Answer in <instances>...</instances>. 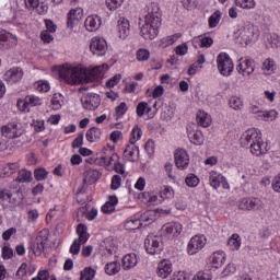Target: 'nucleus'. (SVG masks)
<instances>
[{
    "label": "nucleus",
    "mask_w": 280,
    "mask_h": 280,
    "mask_svg": "<svg viewBox=\"0 0 280 280\" xmlns=\"http://www.w3.org/2000/svg\"><path fill=\"white\" fill-rule=\"evenodd\" d=\"M106 71H108V65L106 63L92 69H86L82 66H63L59 69V77L66 84H89L90 82H95V80L104 78Z\"/></svg>",
    "instance_id": "f257e3e1"
},
{
    "label": "nucleus",
    "mask_w": 280,
    "mask_h": 280,
    "mask_svg": "<svg viewBox=\"0 0 280 280\" xmlns=\"http://www.w3.org/2000/svg\"><path fill=\"white\" fill-rule=\"evenodd\" d=\"M23 202V192L21 190H12L3 188L0 190V205L2 207H10V205H21Z\"/></svg>",
    "instance_id": "f03ea898"
},
{
    "label": "nucleus",
    "mask_w": 280,
    "mask_h": 280,
    "mask_svg": "<svg viewBox=\"0 0 280 280\" xmlns=\"http://www.w3.org/2000/svg\"><path fill=\"white\" fill-rule=\"evenodd\" d=\"M159 27H161V23L144 20V24L140 27V36L144 40H154L159 36Z\"/></svg>",
    "instance_id": "7ed1b4c3"
},
{
    "label": "nucleus",
    "mask_w": 280,
    "mask_h": 280,
    "mask_svg": "<svg viewBox=\"0 0 280 280\" xmlns=\"http://www.w3.org/2000/svg\"><path fill=\"white\" fill-rule=\"evenodd\" d=\"M253 38H255V33L250 27H242L234 33L236 45H241L242 47H248L253 43Z\"/></svg>",
    "instance_id": "20e7f679"
},
{
    "label": "nucleus",
    "mask_w": 280,
    "mask_h": 280,
    "mask_svg": "<svg viewBox=\"0 0 280 280\" xmlns=\"http://www.w3.org/2000/svg\"><path fill=\"white\" fill-rule=\"evenodd\" d=\"M77 233L79 235V240H74L70 247V253L72 255H80V245L86 244V242H89V234L86 232V225L80 223L77 228Z\"/></svg>",
    "instance_id": "39448f33"
},
{
    "label": "nucleus",
    "mask_w": 280,
    "mask_h": 280,
    "mask_svg": "<svg viewBox=\"0 0 280 280\" xmlns=\"http://www.w3.org/2000/svg\"><path fill=\"white\" fill-rule=\"evenodd\" d=\"M218 70L221 75L233 73V60L226 52H221L217 58Z\"/></svg>",
    "instance_id": "423d86ee"
},
{
    "label": "nucleus",
    "mask_w": 280,
    "mask_h": 280,
    "mask_svg": "<svg viewBox=\"0 0 280 280\" xmlns=\"http://www.w3.org/2000/svg\"><path fill=\"white\" fill-rule=\"evenodd\" d=\"M144 247L149 255H160L161 250H163V242L161 241V236H147L144 240Z\"/></svg>",
    "instance_id": "0eeeda50"
},
{
    "label": "nucleus",
    "mask_w": 280,
    "mask_h": 280,
    "mask_svg": "<svg viewBox=\"0 0 280 280\" xmlns=\"http://www.w3.org/2000/svg\"><path fill=\"white\" fill-rule=\"evenodd\" d=\"M238 209L241 211H261L264 201L259 198H243L238 201Z\"/></svg>",
    "instance_id": "6e6552de"
},
{
    "label": "nucleus",
    "mask_w": 280,
    "mask_h": 280,
    "mask_svg": "<svg viewBox=\"0 0 280 280\" xmlns=\"http://www.w3.org/2000/svg\"><path fill=\"white\" fill-rule=\"evenodd\" d=\"M207 246V237L205 235H195L190 238L187 245L188 255H197Z\"/></svg>",
    "instance_id": "1a4fd4ad"
},
{
    "label": "nucleus",
    "mask_w": 280,
    "mask_h": 280,
    "mask_svg": "<svg viewBox=\"0 0 280 280\" xmlns=\"http://www.w3.org/2000/svg\"><path fill=\"white\" fill-rule=\"evenodd\" d=\"M81 103L85 110H95L96 108H100L102 98L100 97V94L89 93L81 97Z\"/></svg>",
    "instance_id": "9d476101"
},
{
    "label": "nucleus",
    "mask_w": 280,
    "mask_h": 280,
    "mask_svg": "<svg viewBox=\"0 0 280 280\" xmlns=\"http://www.w3.org/2000/svg\"><path fill=\"white\" fill-rule=\"evenodd\" d=\"M258 141H261V132L255 128L246 130L241 137V145L243 148H248Z\"/></svg>",
    "instance_id": "9b49d317"
},
{
    "label": "nucleus",
    "mask_w": 280,
    "mask_h": 280,
    "mask_svg": "<svg viewBox=\"0 0 280 280\" xmlns=\"http://www.w3.org/2000/svg\"><path fill=\"white\" fill-rule=\"evenodd\" d=\"M42 104L43 101L40 97L36 95H27L24 100H19L16 106L22 113H30V106H40Z\"/></svg>",
    "instance_id": "f8f14e48"
},
{
    "label": "nucleus",
    "mask_w": 280,
    "mask_h": 280,
    "mask_svg": "<svg viewBox=\"0 0 280 280\" xmlns=\"http://www.w3.org/2000/svg\"><path fill=\"white\" fill-rule=\"evenodd\" d=\"M108 49L106 39L102 37H93L90 43V50L94 56H104Z\"/></svg>",
    "instance_id": "ddd939ff"
},
{
    "label": "nucleus",
    "mask_w": 280,
    "mask_h": 280,
    "mask_svg": "<svg viewBox=\"0 0 280 280\" xmlns=\"http://www.w3.org/2000/svg\"><path fill=\"white\" fill-rule=\"evenodd\" d=\"M145 12L147 14L144 15V21L161 24V8L159 7V3H149L145 8Z\"/></svg>",
    "instance_id": "4468645a"
},
{
    "label": "nucleus",
    "mask_w": 280,
    "mask_h": 280,
    "mask_svg": "<svg viewBox=\"0 0 280 280\" xmlns=\"http://www.w3.org/2000/svg\"><path fill=\"white\" fill-rule=\"evenodd\" d=\"M16 36L12 35L5 30H0V49L2 51L12 49V47H16Z\"/></svg>",
    "instance_id": "2eb2a0df"
},
{
    "label": "nucleus",
    "mask_w": 280,
    "mask_h": 280,
    "mask_svg": "<svg viewBox=\"0 0 280 280\" xmlns=\"http://www.w3.org/2000/svg\"><path fill=\"white\" fill-rule=\"evenodd\" d=\"M49 241V232L40 231L35 238V244L33 246L34 255L40 256L43 255V250H45V246H47V242Z\"/></svg>",
    "instance_id": "dca6fc26"
},
{
    "label": "nucleus",
    "mask_w": 280,
    "mask_h": 280,
    "mask_svg": "<svg viewBox=\"0 0 280 280\" xmlns=\"http://www.w3.org/2000/svg\"><path fill=\"white\" fill-rule=\"evenodd\" d=\"M236 70L241 75H252L255 71V60L250 58H241L236 66Z\"/></svg>",
    "instance_id": "f3484780"
},
{
    "label": "nucleus",
    "mask_w": 280,
    "mask_h": 280,
    "mask_svg": "<svg viewBox=\"0 0 280 280\" xmlns=\"http://www.w3.org/2000/svg\"><path fill=\"white\" fill-rule=\"evenodd\" d=\"M174 159L177 170H187L189 167V154L184 149H177Z\"/></svg>",
    "instance_id": "a211bd4d"
},
{
    "label": "nucleus",
    "mask_w": 280,
    "mask_h": 280,
    "mask_svg": "<svg viewBox=\"0 0 280 280\" xmlns=\"http://www.w3.org/2000/svg\"><path fill=\"white\" fill-rule=\"evenodd\" d=\"M22 79L23 69L20 67L11 68L4 73V80L5 82H9V84H16V82H21Z\"/></svg>",
    "instance_id": "6ab92c4d"
},
{
    "label": "nucleus",
    "mask_w": 280,
    "mask_h": 280,
    "mask_svg": "<svg viewBox=\"0 0 280 280\" xmlns=\"http://www.w3.org/2000/svg\"><path fill=\"white\" fill-rule=\"evenodd\" d=\"M172 261L168 259H163L158 264L156 275L161 279H167L172 275Z\"/></svg>",
    "instance_id": "aec40b11"
},
{
    "label": "nucleus",
    "mask_w": 280,
    "mask_h": 280,
    "mask_svg": "<svg viewBox=\"0 0 280 280\" xmlns=\"http://www.w3.org/2000/svg\"><path fill=\"white\" fill-rule=\"evenodd\" d=\"M117 31L119 38H122V40L128 38L130 35V21H128L126 18H120L118 20Z\"/></svg>",
    "instance_id": "412c9836"
},
{
    "label": "nucleus",
    "mask_w": 280,
    "mask_h": 280,
    "mask_svg": "<svg viewBox=\"0 0 280 280\" xmlns=\"http://www.w3.org/2000/svg\"><path fill=\"white\" fill-rule=\"evenodd\" d=\"M188 132V139L190 143H194V145H202L205 143V136L202 135V131L198 129H187Z\"/></svg>",
    "instance_id": "4be33fe9"
},
{
    "label": "nucleus",
    "mask_w": 280,
    "mask_h": 280,
    "mask_svg": "<svg viewBox=\"0 0 280 280\" xmlns=\"http://www.w3.org/2000/svg\"><path fill=\"white\" fill-rule=\"evenodd\" d=\"M84 25L88 32H97L102 25V19L97 15H90L85 19Z\"/></svg>",
    "instance_id": "5701e85b"
},
{
    "label": "nucleus",
    "mask_w": 280,
    "mask_h": 280,
    "mask_svg": "<svg viewBox=\"0 0 280 280\" xmlns=\"http://www.w3.org/2000/svg\"><path fill=\"white\" fill-rule=\"evenodd\" d=\"M192 45L195 49H198V47L209 48L211 47V45H213V38L207 35H199L197 37H194Z\"/></svg>",
    "instance_id": "b1692460"
},
{
    "label": "nucleus",
    "mask_w": 280,
    "mask_h": 280,
    "mask_svg": "<svg viewBox=\"0 0 280 280\" xmlns=\"http://www.w3.org/2000/svg\"><path fill=\"white\" fill-rule=\"evenodd\" d=\"M80 19H82V9L81 8L71 9L68 13V21H67L68 27L70 30H73V27L75 26V23H78Z\"/></svg>",
    "instance_id": "393cba45"
},
{
    "label": "nucleus",
    "mask_w": 280,
    "mask_h": 280,
    "mask_svg": "<svg viewBox=\"0 0 280 280\" xmlns=\"http://www.w3.org/2000/svg\"><path fill=\"white\" fill-rule=\"evenodd\" d=\"M16 128V125L2 126V137H7V139H16L18 137H21V131H19Z\"/></svg>",
    "instance_id": "a878e982"
},
{
    "label": "nucleus",
    "mask_w": 280,
    "mask_h": 280,
    "mask_svg": "<svg viewBox=\"0 0 280 280\" xmlns=\"http://www.w3.org/2000/svg\"><path fill=\"white\" fill-rule=\"evenodd\" d=\"M255 119L258 121H275L277 119V110H259L255 114Z\"/></svg>",
    "instance_id": "bb28decb"
},
{
    "label": "nucleus",
    "mask_w": 280,
    "mask_h": 280,
    "mask_svg": "<svg viewBox=\"0 0 280 280\" xmlns=\"http://www.w3.org/2000/svg\"><path fill=\"white\" fill-rule=\"evenodd\" d=\"M102 178V172L98 170L90 168L84 173V179L83 183H89L90 185H93V183H97Z\"/></svg>",
    "instance_id": "cd10ccee"
},
{
    "label": "nucleus",
    "mask_w": 280,
    "mask_h": 280,
    "mask_svg": "<svg viewBox=\"0 0 280 280\" xmlns=\"http://www.w3.org/2000/svg\"><path fill=\"white\" fill-rule=\"evenodd\" d=\"M137 264H139V258H137V254H135V253L127 254L122 258L124 270H130V269L135 268V266H137Z\"/></svg>",
    "instance_id": "c85d7f7f"
},
{
    "label": "nucleus",
    "mask_w": 280,
    "mask_h": 280,
    "mask_svg": "<svg viewBox=\"0 0 280 280\" xmlns=\"http://www.w3.org/2000/svg\"><path fill=\"white\" fill-rule=\"evenodd\" d=\"M85 139L90 143H97L102 139V129L97 127L90 128L85 133Z\"/></svg>",
    "instance_id": "c756f323"
},
{
    "label": "nucleus",
    "mask_w": 280,
    "mask_h": 280,
    "mask_svg": "<svg viewBox=\"0 0 280 280\" xmlns=\"http://www.w3.org/2000/svg\"><path fill=\"white\" fill-rule=\"evenodd\" d=\"M19 170L18 163L3 164L0 166V178H8Z\"/></svg>",
    "instance_id": "7c9ffc66"
},
{
    "label": "nucleus",
    "mask_w": 280,
    "mask_h": 280,
    "mask_svg": "<svg viewBox=\"0 0 280 280\" xmlns=\"http://www.w3.org/2000/svg\"><path fill=\"white\" fill-rule=\"evenodd\" d=\"M164 231L173 237H178V234L183 232V225L180 223H168L164 226Z\"/></svg>",
    "instance_id": "2f4dec72"
},
{
    "label": "nucleus",
    "mask_w": 280,
    "mask_h": 280,
    "mask_svg": "<svg viewBox=\"0 0 280 280\" xmlns=\"http://www.w3.org/2000/svg\"><path fill=\"white\" fill-rule=\"evenodd\" d=\"M158 202H163V200H172L174 198V188L172 186H164L161 188L159 194Z\"/></svg>",
    "instance_id": "473e14b6"
},
{
    "label": "nucleus",
    "mask_w": 280,
    "mask_h": 280,
    "mask_svg": "<svg viewBox=\"0 0 280 280\" xmlns=\"http://www.w3.org/2000/svg\"><path fill=\"white\" fill-rule=\"evenodd\" d=\"M197 124L202 128H209L211 126V116L202 110L197 113Z\"/></svg>",
    "instance_id": "72a5a7b5"
},
{
    "label": "nucleus",
    "mask_w": 280,
    "mask_h": 280,
    "mask_svg": "<svg viewBox=\"0 0 280 280\" xmlns=\"http://www.w3.org/2000/svg\"><path fill=\"white\" fill-rule=\"evenodd\" d=\"M226 261V254L224 252H214L212 255V264L214 268H222Z\"/></svg>",
    "instance_id": "f704fd0d"
},
{
    "label": "nucleus",
    "mask_w": 280,
    "mask_h": 280,
    "mask_svg": "<svg viewBox=\"0 0 280 280\" xmlns=\"http://www.w3.org/2000/svg\"><path fill=\"white\" fill-rule=\"evenodd\" d=\"M262 73L265 75H272L275 73V70L277 69V66L275 65V60L268 58L262 62Z\"/></svg>",
    "instance_id": "c9c22d12"
},
{
    "label": "nucleus",
    "mask_w": 280,
    "mask_h": 280,
    "mask_svg": "<svg viewBox=\"0 0 280 280\" xmlns=\"http://www.w3.org/2000/svg\"><path fill=\"white\" fill-rule=\"evenodd\" d=\"M119 202L117 196H110L109 200L102 207L103 213H113L115 206Z\"/></svg>",
    "instance_id": "e433bc0d"
},
{
    "label": "nucleus",
    "mask_w": 280,
    "mask_h": 280,
    "mask_svg": "<svg viewBox=\"0 0 280 280\" xmlns=\"http://www.w3.org/2000/svg\"><path fill=\"white\" fill-rule=\"evenodd\" d=\"M135 152L139 154V147L135 145V143L127 144L124 155L127 161H135Z\"/></svg>",
    "instance_id": "4c0bfd02"
},
{
    "label": "nucleus",
    "mask_w": 280,
    "mask_h": 280,
    "mask_svg": "<svg viewBox=\"0 0 280 280\" xmlns=\"http://www.w3.org/2000/svg\"><path fill=\"white\" fill-rule=\"evenodd\" d=\"M223 180L224 176L218 174V172L212 171L210 173V185L213 187V189H218Z\"/></svg>",
    "instance_id": "58836bf2"
},
{
    "label": "nucleus",
    "mask_w": 280,
    "mask_h": 280,
    "mask_svg": "<svg viewBox=\"0 0 280 280\" xmlns=\"http://www.w3.org/2000/svg\"><path fill=\"white\" fill-rule=\"evenodd\" d=\"M228 246L230 250H240V247L242 246V238L237 234H233L228 240Z\"/></svg>",
    "instance_id": "ea45409f"
},
{
    "label": "nucleus",
    "mask_w": 280,
    "mask_h": 280,
    "mask_svg": "<svg viewBox=\"0 0 280 280\" xmlns=\"http://www.w3.org/2000/svg\"><path fill=\"white\" fill-rule=\"evenodd\" d=\"M121 270V265L117 261L107 262L105 266V272L106 275H109V277H113V275H117Z\"/></svg>",
    "instance_id": "a19ab883"
},
{
    "label": "nucleus",
    "mask_w": 280,
    "mask_h": 280,
    "mask_svg": "<svg viewBox=\"0 0 280 280\" xmlns=\"http://www.w3.org/2000/svg\"><path fill=\"white\" fill-rule=\"evenodd\" d=\"M261 145H264L262 139L248 145V148H250V152L254 156H261V154H264V149L261 148Z\"/></svg>",
    "instance_id": "79ce46f5"
},
{
    "label": "nucleus",
    "mask_w": 280,
    "mask_h": 280,
    "mask_svg": "<svg viewBox=\"0 0 280 280\" xmlns=\"http://www.w3.org/2000/svg\"><path fill=\"white\" fill-rule=\"evenodd\" d=\"M18 183H32V172L21 170L16 177Z\"/></svg>",
    "instance_id": "37998d69"
},
{
    "label": "nucleus",
    "mask_w": 280,
    "mask_h": 280,
    "mask_svg": "<svg viewBox=\"0 0 280 280\" xmlns=\"http://www.w3.org/2000/svg\"><path fill=\"white\" fill-rule=\"evenodd\" d=\"M235 5L243 10H253L255 8V0H235Z\"/></svg>",
    "instance_id": "c03bdc74"
},
{
    "label": "nucleus",
    "mask_w": 280,
    "mask_h": 280,
    "mask_svg": "<svg viewBox=\"0 0 280 280\" xmlns=\"http://www.w3.org/2000/svg\"><path fill=\"white\" fill-rule=\"evenodd\" d=\"M80 275V280H93L95 279V269L86 267Z\"/></svg>",
    "instance_id": "a18cd8bd"
},
{
    "label": "nucleus",
    "mask_w": 280,
    "mask_h": 280,
    "mask_svg": "<svg viewBox=\"0 0 280 280\" xmlns=\"http://www.w3.org/2000/svg\"><path fill=\"white\" fill-rule=\"evenodd\" d=\"M230 108H233V110H242V106H244V103L242 102V98L237 96H232L229 101Z\"/></svg>",
    "instance_id": "49530a36"
},
{
    "label": "nucleus",
    "mask_w": 280,
    "mask_h": 280,
    "mask_svg": "<svg viewBox=\"0 0 280 280\" xmlns=\"http://www.w3.org/2000/svg\"><path fill=\"white\" fill-rule=\"evenodd\" d=\"M185 183L187 187H198V185L200 184V179L198 178V176H196V174H189L186 177Z\"/></svg>",
    "instance_id": "de8ad7c7"
},
{
    "label": "nucleus",
    "mask_w": 280,
    "mask_h": 280,
    "mask_svg": "<svg viewBox=\"0 0 280 280\" xmlns=\"http://www.w3.org/2000/svg\"><path fill=\"white\" fill-rule=\"evenodd\" d=\"M222 19V13L220 11H215L210 18H209V27H218V23H220V20Z\"/></svg>",
    "instance_id": "09e8293b"
},
{
    "label": "nucleus",
    "mask_w": 280,
    "mask_h": 280,
    "mask_svg": "<svg viewBox=\"0 0 280 280\" xmlns=\"http://www.w3.org/2000/svg\"><path fill=\"white\" fill-rule=\"evenodd\" d=\"M149 59H150V50L140 48L137 51V60L139 62H145V60H149Z\"/></svg>",
    "instance_id": "8fccbe9b"
},
{
    "label": "nucleus",
    "mask_w": 280,
    "mask_h": 280,
    "mask_svg": "<svg viewBox=\"0 0 280 280\" xmlns=\"http://www.w3.org/2000/svg\"><path fill=\"white\" fill-rule=\"evenodd\" d=\"M51 105L54 110H60L62 108V96L55 94L51 98Z\"/></svg>",
    "instance_id": "3c124183"
},
{
    "label": "nucleus",
    "mask_w": 280,
    "mask_h": 280,
    "mask_svg": "<svg viewBox=\"0 0 280 280\" xmlns=\"http://www.w3.org/2000/svg\"><path fill=\"white\" fill-rule=\"evenodd\" d=\"M106 7L110 11H115L118 8H121V3H124V0H106Z\"/></svg>",
    "instance_id": "603ef678"
},
{
    "label": "nucleus",
    "mask_w": 280,
    "mask_h": 280,
    "mask_svg": "<svg viewBox=\"0 0 280 280\" xmlns=\"http://www.w3.org/2000/svg\"><path fill=\"white\" fill-rule=\"evenodd\" d=\"M180 33H176L174 35L167 36L163 39V43H165V47H170V45H174L178 38H180Z\"/></svg>",
    "instance_id": "864d4df0"
},
{
    "label": "nucleus",
    "mask_w": 280,
    "mask_h": 280,
    "mask_svg": "<svg viewBox=\"0 0 280 280\" xmlns=\"http://www.w3.org/2000/svg\"><path fill=\"white\" fill-rule=\"evenodd\" d=\"M131 135H132V139H130V143H137V141H139V139H141V136L143 135V131H141V128L136 126L132 129Z\"/></svg>",
    "instance_id": "5fc2aeb1"
},
{
    "label": "nucleus",
    "mask_w": 280,
    "mask_h": 280,
    "mask_svg": "<svg viewBox=\"0 0 280 280\" xmlns=\"http://www.w3.org/2000/svg\"><path fill=\"white\" fill-rule=\"evenodd\" d=\"M71 145L73 149L82 148L84 145V132L79 133Z\"/></svg>",
    "instance_id": "6e6d98bb"
},
{
    "label": "nucleus",
    "mask_w": 280,
    "mask_h": 280,
    "mask_svg": "<svg viewBox=\"0 0 280 280\" xmlns=\"http://www.w3.org/2000/svg\"><path fill=\"white\" fill-rule=\"evenodd\" d=\"M118 156L116 153H112V155H105L101 158V161H103L104 165H113L115 161H117Z\"/></svg>",
    "instance_id": "4d7b16f0"
},
{
    "label": "nucleus",
    "mask_w": 280,
    "mask_h": 280,
    "mask_svg": "<svg viewBox=\"0 0 280 280\" xmlns=\"http://www.w3.org/2000/svg\"><path fill=\"white\" fill-rule=\"evenodd\" d=\"M128 112V105L126 103H120L116 108H115V113L117 115V117H124V115H126V113Z\"/></svg>",
    "instance_id": "13d9d810"
},
{
    "label": "nucleus",
    "mask_w": 280,
    "mask_h": 280,
    "mask_svg": "<svg viewBox=\"0 0 280 280\" xmlns=\"http://www.w3.org/2000/svg\"><path fill=\"white\" fill-rule=\"evenodd\" d=\"M211 272L209 271H199L194 277L192 280H211Z\"/></svg>",
    "instance_id": "bf43d9fd"
},
{
    "label": "nucleus",
    "mask_w": 280,
    "mask_h": 280,
    "mask_svg": "<svg viewBox=\"0 0 280 280\" xmlns=\"http://www.w3.org/2000/svg\"><path fill=\"white\" fill-rule=\"evenodd\" d=\"M49 172L45 168H37L35 170L34 176L37 180H45L48 176Z\"/></svg>",
    "instance_id": "052dcab7"
},
{
    "label": "nucleus",
    "mask_w": 280,
    "mask_h": 280,
    "mask_svg": "<svg viewBox=\"0 0 280 280\" xmlns=\"http://www.w3.org/2000/svg\"><path fill=\"white\" fill-rule=\"evenodd\" d=\"M31 126H33L35 132H43V130H45V120H33Z\"/></svg>",
    "instance_id": "680f3d73"
},
{
    "label": "nucleus",
    "mask_w": 280,
    "mask_h": 280,
    "mask_svg": "<svg viewBox=\"0 0 280 280\" xmlns=\"http://www.w3.org/2000/svg\"><path fill=\"white\" fill-rule=\"evenodd\" d=\"M121 80V74H116L114 77H112L107 82H106V86L108 89H113V86H117V84H119V81Z\"/></svg>",
    "instance_id": "e2e57ef3"
},
{
    "label": "nucleus",
    "mask_w": 280,
    "mask_h": 280,
    "mask_svg": "<svg viewBox=\"0 0 280 280\" xmlns=\"http://www.w3.org/2000/svg\"><path fill=\"white\" fill-rule=\"evenodd\" d=\"M147 108H148V103L140 102L136 107V113H137L138 117H143V115L145 114Z\"/></svg>",
    "instance_id": "0e129e2a"
},
{
    "label": "nucleus",
    "mask_w": 280,
    "mask_h": 280,
    "mask_svg": "<svg viewBox=\"0 0 280 280\" xmlns=\"http://www.w3.org/2000/svg\"><path fill=\"white\" fill-rule=\"evenodd\" d=\"M168 280H189V277H187V273H185V271H177L174 272Z\"/></svg>",
    "instance_id": "69168bd1"
},
{
    "label": "nucleus",
    "mask_w": 280,
    "mask_h": 280,
    "mask_svg": "<svg viewBox=\"0 0 280 280\" xmlns=\"http://www.w3.org/2000/svg\"><path fill=\"white\" fill-rule=\"evenodd\" d=\"M119 187H121V176L119 175H114L112 177V185H110V189H119Z\"/></svg>",
    "instance_id": "338daca9"
},
{
    "label": "nucleus",
    "mask_w": 280,
    "mask_h": 280,
    "mask_svg": "<svg viewBox=\"0 0 280 280\" xmlns=\"http://www.w3.org/2000/svg\"><path fill=\"white\" fill-rule=\"evenodd\" d=\"M126 91L128 93H139V91H141V88L139 86V83L137 82H133V83H130L129 85L126 86Z\"/></svg>",
    "instance_id": "774afa93"
}]
</instances>
